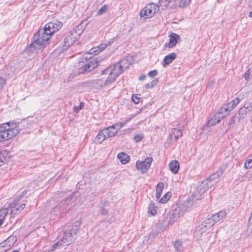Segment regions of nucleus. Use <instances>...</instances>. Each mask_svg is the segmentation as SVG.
<instances>
[{
	"mask_svg": "<svg viewBox=\"0 0 252 252\" xmlns=\"http://www.w3.org/2000/svg\"><path fill=\"white\" fill-rule=\"evenodd\" d=\"M72 232L70 231L68 232H64L62 236L60 241L63 244H65L66 246L69 245L73 241V237Z\"/></svg>",
	"mask_w": 252,
	"mask_h": 252,
	"instance_id": "12",
	"label": "nucleus"
},
{
	"mask_svg": "<svg viewBox=\"0 0 252 252\" xmlns=\"http://www.w3.org/2000/svg\"><path fill=\"white\" fill-rule=\"evenodd\" d=\"M5 154V153L0 152V166L4 164L5 162L6 158L4 156Z\"/></svg>",
	"mask_w": 252,
	"mask_h": 252,
	"instance_id": "43",
	"label": "nucleus"
},
{
	"mask_svg": "<svg viewBox=\"0 0 252 252\" xmlns=\"http://www.w3.org/2000/svg\"><path fill=\"white\" fill-rule=\"evenodd\" d=\"M62 26V23L58 21L49 22L43 29H39L34 34L33 41L27 49L29 52H33L40 49L47 44L50 36L58 31Z\"/></svg>",
	"mask_w": 252,
	"mask_h": 252,
	"instance_id": "1",
	"label": "nucleus"
},
{
	"mask_svg": "<svg viewBox=\"0 0 252 252\" xmlns=\"http://www.w3.org/2000/svg\"><path fill=\"white\" fill-rule=\"evenodd\" d=\"M117 78V77H115L113 75H109L107 79L104 81V84L105 86H108L115 81Z\"/></svg>",
	"mask_w": 252,
	"mask_h": 252,
	"instance_id": "30",
	"label": "nucleus"
},
{
	"mask_svg": "<svg viewBox=\"0 0 252 252\" xmlns=\"http://www.w3.org/2000/svg\"><path fill=\"white\" fill-rule=\"evenodd\" d=\"M247 110V114H249L251 112H252V105H250V106H247L246 107Z\"/></svg>",
	"mask_w": 252,
	"mask_h": 252,
	"instance_id": "54",
	"label": "nucleus"
},
{
	"mask_svg": "<svg viewBox=\"0 0 252 252\" xmlns=\"http://www.w3.org/2000/svg\"><path fill=\"white\" fill-rule=\"evenodd\" d=\"M80 226V222L76 221L74 222V228L69 230L71 232L73 233V235H75L79 230Z\"/></svg>",
	"mask_w": 252,
	"mask_h": 252,
	"instance_id": "32",
	"label": "nucleus"
},
{
	"mask_svg": "<svg viewBox=\"0 0 252 252\" xmlns=\"http://www.w3.org/2000/svg\"><path fill=\"white\" fill-rule=\"evenodd\" d=\"M226 215V213L225 211H221L212 215L210 218L207 219L210 223L211 222L212 225H214L215 223L223 218Z\"/></svg>",
	"mask_w": 252,
	"mask_h": 252,
	"instance_id": "13",
	"label": "nucleus"
},
{
	"mask_svg": "<svg viewBox=\"0 0 252 252\" xmlns=\"http://www.w3.org/2000/svg\"><path fill=\"white\" fill-rule=\"evenodd\" d=\"M92 84L94 87L97 89L105 86L104 84V82H103L101 79L94 80L92 81Z\"/></svg>",
	"mask_w": 252,
	"mask_h": 252,
	"instance_id": "27",
	"label": "nucleus"
},
{
	"mask_svg": "<svg viewBox=\"0 0 252 252\" xmlns=\"http://www.w3.org/2000/svg\"><path fill=\"white\" fill-rule=\"evenodd\" d=\"M227 104L222 106L217 112L219 114L220 116H223V119L228 115L229 112L231 111Z\"/></svg>",
	"mask_w": 252,
	"mask_h": 252,
	"instance_id": "19",
	"label": "nucleus"
},
{
	"mask_svg": "<svg viewBox=\"0 0 252 252\" xmlns=\"http://www.w3.org/2000/svg\"><path fill=\"white\" fill-rule=\"evenodd\" d=\"M138 95L139 94H133L132 96V100L135 104H138L139 102L140 98L138 97Z\"/></svg>",
	"mask_w": 252,
	"mask_h": 252,
	"instance_id": "44",
	"label": "nucleus"
},
{
	"mask_svg": "<svg viewBox=\"0 0 252 252\" xmlns=\"http://www.w3.org/2000/svg\"><path fill=\"white\" fill-rule=\"evenodd\" d=\"M129 121V120H127L125 122H124V123H119V125L120 126V128H121L122 127H123L126 123L127 122Z\"/></svg>",
	"mask_w": 252,
	"mask_h": 252,
	"instance_id": "55",
	"label": "nucleus"
},
{
	"mask_svg": "<svg viewBox=\"0 0 252 252\" xmlns=\"http://www.w3.org/2000/svg\"><path fill=\"white\" fill-rule=\"evenodd\" d=\"M153 158L151 157L147 158L144 161H137L136 163V167L138 170L144 174L147 172L150 167Z\"/></svg>",
	"mask_w": 252,
	"mask_h": 252,
	"instance_id": "10",
	"label": "nucleus"
},
{
	"mask_svg": "<svg viewBox=\"0 0 252 252\" xmlns=\"http://www.w3.org/2000/svg\"><path fill=\"white\" fill-rule=\"evenodd\" d=\"M213 225L210 223L208 219L204 220L200 225L198 226L197 228V232L200 234H202L203 233L206 232L207 230H208Z\"/></svg>",
	"mask_w": 252,
	"mask_h": 252,
	"instance_id": "15",
	"label": "nucleus"
},
{
	"mask_svg": "<svg viewBox=\"0 0 252 252\" xmlns=\"http://www.w3.org/2000/svg\"><path fill=\"white\" fill-rule=\"evenodd\" d=\"M9 211V208L8 206L6 208H5L4 209L0 210V218H3V220H4V218L8 214Z\"/></svg>",
	"mask_w": 252,
	"mask_h": 252,
	"instance_id": "38",
	"label": "nucleus"
},
{
	"mask_svg": "<svg viewBox=\"0 0 252 252\" xmlns=\"http://www.w3.org/2000/svg\"><path fill=\"white\" fill-rule=\"evenodd\" d=\"M252 156L248 158L245 161L244 167L246 169H250L252 167V159L251 158Z\"/></svg>",
	"mask_w": 252,
	"mask_h": 252,
	"instance_id": "36",
	"label": "nucleus"
},
{
	"mask_svg": "<svg viewBox=\"0 0 252 252\" xmlns=\"http://www.w3.org/2000/svg\"><path fill=\"white\" fill-rule=\"evenodd\" d=\"M247 114V110L246 106L241 108L239 111V115L242 119Z\"/></svg>",
	"mask_w": 252,
	"mask_h": 252,
	"instance_id": "40",
	"label": "nucleus"
},
{
	"mask_svg": "<svg viewBox=\"0 0 252 252\" xmlns=\"http://www.w3.org/2000/svg\"><path fill=\"white\" fill-rule=\"evenodd\" d=\"M171 135L173 136L176 140H177L179 137L182 136V132L180 130L174 128L172 130Z\"/></svg>",
	"mask_w": 252,
	"mask_h": 252,
	"instance_id": "29",
	"label": "nucleus"
},
{
	"mask_svg": "<svg viewBox=\"0 0 252 252\" xmlns=\"http://www.w3.org/2000/svg\"><path fill=\"white\" fill-rule=\"evenodd\" d=\"M92 56H89V57L88 56H86V57H85V60H88L89 59H92Z\"/></svg>",
	"mask_w": 252,
	"mask_h": 252,
	"instance_id": "57",
	"label": "nucleus"
},
{
	"mask_svg": "<svg viewBox=\"0 0 252 252\" xmlns=\"http://www.w3.org/2000/svg\"><path fill=\"white\" fill-rule=\"evenodd\" d=\"M11 252H19V251L17 250H14V251H12Z\"/></svg>",
	"mask_w": 252,
	"mask_h": 252,
	"instance_id": "60",
	"label": "nucleus"
},
{
	"mask_svg": "<svg viewBox=\"0 0 252 252\" xmlns=\"http://www.w3.org/2000/svg\"><path fill=\"white\" fill-rule=\"evenodd\" d=\"M240 102V100L238 97L234 98L227 104L229 105V107L232 110Z\"/></svg>",
	"mask_w": 252,
	"mask_h": 252,
	"instance_id": "31",
	"label": "nucleus"
},
{
	"mask_svg": "<svg viewBox=\"0 0 252 252\" xmlns=\"http://www.w3.org/2000/svg\"><path fill=\"white\" fill-rule=\"evenodd\" d=\"M63 42L64 44L62 46V50H66L69 47L74 44L75 41L74 39L70 36V35L67 34L64 38Z\"/></svg>",
	"mask_w": 252,
	"mask_h": 252,
	"instance_id": "17",
	"label": "nucleus"
},
{
	"mask_svg": "<svg viewBox=\"0 0 252 252\" xmlns=\"http://www.w3.org/2000/svg\"><path fill=\"white\" fill-rule=\"evenodd\" d=\"M111 126L113 127V129L116 130V132L117 133L118 130L121 129L120 126L119 125V123H116L112 126Z\"/></svg>",
	"mask_w": 252,
	"mask_h": 252,
	"instance_id": "50",
	"label": "nucleus"
},
{
	"mask_svg": "<svg viewBox=\"0 0 252 252\" xmlns=\"http://www.w3.org/2000/svg\"><path fill=\"white\" fill-rule=\"evenodd\" d=\"M189 4V0H180V6L185 7Z\"/></svg>",
	"mask_w": 252,
	"mask_h": 252,
	"instance_id": "45",
	"label": "nucleus"
},
{
	"mask_svg": "<svg viewBox=\"0 0 252 252\" xmlns=\"http://www.w3.org/2000/svg\"><path fill=\"white\" fill-rule=\"evenodd\" d=\"M99 213L102 215H106L108 214V211L104 208V205L101 207L99 210Z\"/></svg>",
	"mask_w": 252,
	"mask_h": 252,
	"instance_id": "46",
	"label": "nucleus"
},
{
	"mask_svg": "<svg viewBox=\"0 0 252 252\" xmlns=\"http://www.w3.org/2000/svg\"><path fill=\"white\" fill-rule=\"evenodd\" d=\"M176 56V55L174 53H171L166 56L163 59L164 66L171 63L175 59Z\"/></svg>",
	"mask_w": 252,
	"mask_h": 252,
	"instance_id": "24",
	"label": "nucleus"
},
{
	"mask_svg": "<svg viewBox=\"0 0 252 252\" xmlns=\"http://www.w3.org/2000/svg\"><path fill=\"white\" fill-rule=\"evenodd\" d=\"M169 42L166 43L164 46L165 47L168 46L169 48H173L177 44L178 40L180 39V36L177 34L172 32V33L169 35Z\"/></svg>",
	"mask_w": 252,
	"mask_h": 252,
	"instance_id": "14",
	"label": "nucleus"
},
{
	"mask_svg": "<svg viewBox=\"0 0 252 252\" xmlns=\"http://www.w3.org/2000/svg\"><path fill=\"white\" fill-rule=\"evenodd\" d=\"M146 77V75L143 74L139 77V80L141 81L145 79Z\"/></svg>",
	"mask_w": 252,
	"mask_h": 252,
	"instance_id": "56",
	"label": "nucleus"
},
{
	"mask_svg": "<svg viewBox=\"0 0 252 252\" xmlns=\"http://www.w3.org/2000/svg\"><path fill=\"white\" fill-rule=\"evenodd\" d=\"M107 47L106 44H102L99 45L98 46L93 47L92 48L89 54H87V55H90L92 54H94V55H97L100 52H101L103 51L104 49H105Z\"/></svg>",
	"mask_w": 252,
	"mask_h": 252,
	"instance_id": "20",
	"label": "nucleus"
},
{
	"mask_svg": "<svg viewBox=\"0 0 252 252\" xmlns=\"http://www.w3.org/2000/svg\"><path fill=\"white\" fill-rule=\"evenodd\" d=\"M113 128V126H110L103 129V132H104L106 138L114 137L117 133L116 130Z\"/></svg>",
	"mask_w": 252,
	"mask_h": 252,
	"instance_id": "22",
	"label": "nucleus"
},
{
	"mask_svg": "<svg viewBox=\"0 0 252 252\" xmlns=\"http://www.w3.org/2000/svg\"><path fill=\"white\" fill-rule=\"evenodd\" d=\"M158 74V71L157 70H153L152 71H150L148 73V76L150 77H154Z\"/></svg>",
	"mask_w": 252,
	"mask_h": 252,
	"instance_id": "47",
	"label": "nucleus"
},
{
	"mask_svg": "<svg viewBox=\"0 0 252 252\" xmlns=\"http://www.w3.org/2000/svg\"><path fill=\"white\" fill-rule=\"evenodd\" d=\"M83 30V26L79 25L71 30L68 34L70 35V36L72 37L75 41L82 34Z\"/></svg>",
	"mask_w": 252,
	"mask_h": 252,
	"instance_id": "11",
	"label": "nucleus"
},
{
	"mask_svg": "<svg viewBox=\"0 0 252 252\" xmlns=\"http://www.w3.org/2000/svg\"><path fill=\"white\" fill-rule=\"evenodd\" d=\"M235 122V117H232L228 123V126H230L231 125L234 124Z\"/></svg>",
	"mask_w": 252,
	"mask_h": 252,
	"instance_id": "53",
	"label": "nucleus"
},
{
	"mask_svg": "<svg viewBox=\"0 0 252 252\" xmlns=\"http://www.w3.org/2000/svg\"><path fill=\"white\" fill-rule=\"evenodd\" d=\"M3 218H0V226H1L3 223Z\"/></svg>",
	"mask_w": 252,
	"mask_h": 252,
	"instance_id": "58",
	"label": "nucleus"
},
{
	"mask_svg": "<svg viewBox=\"0 0 252 252\" xmlns=\"http://www.w3.org/2000/svg\"><path fill=\"white\" fill-rule=\"evenodd\" d=\"M249 17H251V18H252V11H251L249 13Z\"/></svg>",
	"mask_w": 252,
	"mask_h": 252,
	"instance_id": "59",
	"label": "nucleus"
},
{
	"mask_svg": "<svg viewBox=\"0 0 252 252\" xmlns=\"http://www.w3.org/2000/svg\"><path fill=\"white\" fill-rule=\"evenodd\" d=\"M175 216L173 213H168L164 217V223L165 225L172 224L175 221Z\"/></svg>",
	"mask_w": 252,
	"mask_h": 252,
	"instance_id": "18",
	"label": "nucleus"
},
{
	"mask_svg": "<svg viewBox=\"0 0 252 252\" xmlns=\"http://www.w3.org/2000/svg\"><path fill=\"white\" fill-rule=\"evenodd\" d=\"M222 119L223 116H220L219 114L216 113L208 120L207 123V126L208 127L212 126L219 123Z\"/></svg>",
	"mask_w": 252,
	"mask_h": 252,
	"instance_id": "16",
	"label": "nucleus"
},
{
	"mask_svg": "<svg viewBox=\"0 0 252 252\" xmlns=\"http://www.w3.org/2000/svg\"><path fill=\"white\" fill-rule=\"evenodd\" d=\"M107 10V6L104 5L102 6L97 12L98 15H101L106 12Z\"/></svg>",
	"mask_w": 252,
	"mask_h": 252,
	"instance_id": "41",
	"label": "nucleus"
},
{
	"mask_svg": "<svg viewBox=\"0 0 252 252\" xmlns=\"http://www.w3.org/2000/svg\"><path fill=\"white\" fill-rule=\"evenodd\" d=\"M189 203V202H188V199H187L184 203L181 206V210L183 212H187L189 210V206L188 204Z\"/></svg>",
	"mask_w": 252,
	"mask_h": 252,
	"instance_id": "37",
	"label": "nucleus"
},
{
	"mask_svg": "<svg viewBox=\"0 0 252 252\" xmlns=\"http://www.w3.org/2000/svg\"><path fill=\"white\" fill-rule=\"evenodd\" d=\"M101 60V59H100L92 58L89 63L85 64L82 68L80 69L79 72L86 73L91 71L98 66V63Z\"/></svg>",
	"mask_w": 252,
	"mask_h": 252,
	"instance_id": "9",
	"label": "nucleus"
},
{
	"mask_svg": "<svg viewBox=\"0 0 252 252\" xmlns=\"http://www.w3.org/2000/svg\"><path fill=\"white\" fill-rule=\"evenodd\" d=\"M85 103L83 102H81L80 103L79 106H74L73 108V111L74 112L77 113L81 109H82L84 106Z\"/></svg>",
	"mask_w": 252,
	"mask_h": 252,
	"instance_id": "42",
	"label": "nucleus"
},
{
	"mask_svg": "<svg viewBox=\"0 0 252 252\" xmlns=\"http://www.w3.org/2000/svg\"><path fill=\"white\" fill-rule=\"evenodd\" d=\"M164 188V184L162 182H159L156 188V197L158 199H159L161 196V192Z\"/></svg>",
	"mask_w": 252,
	"mask_h": 252,
	"instance_id": "26",
	"label": "nucleus"
},
{
	"mask_svg": "<svg viewBox=\"0 0 252 252\" xmlns=\"http://www.w3.org/2000/svg\"><path fill=\"white\" fill-rule=\"evenodd\" d=\"M203 183V182H198L197 184H192L191 186L190 192L191 194V199H190V202L191 201L194 202L195 201L200 200L202 197V195L208 189L207 188V185Z\"/></svg>",
	"mask_w": 252,
	"mask_h": 252,
	"instance_id": "3",
	"label": "nucleus"
},
{
	"mask_svg": "<svg viewBox=\"0 0 252 252\" xmlns=\"http://www.w3.org/2000/svg\"><path fill=\"white\" fill-rule=\"evenodd\" d=\"M171 193L170 192H167L160 199L159 202L162 203H166L170 198Z\"/></svg>",
	"mask_w": 252,
	"mask_h": 252,
	"instance_id": "34",
	"label": "nucleus"
},
{
	"mask_svg": "<svg viewBox=\"0 0 252 252\" xmlns=\"http://www.w3.org/2000/svg\"><path fill=\"white\" fill-rule=\"evenodd\" d=\"M78 192H72L67 197L61 201L50 212V218L54 220L56 217H60L62 214L66 213L71 208V204L77 199Z\"/></svg>",
	"mask_w": 252,
	"mask_h": 252,
	"instance_id": "2",
	"label": "nucleus"
},
{
	"mask_svg": "<svg viewBox=\"0 0 252 252\" xmlns=\"http://www.w3.org/2000/svg\"><path fill=\"white\" fill-rule=\"evenodd\" d=\"M244 76L245 79L247 81L252 78V67L246 72Z\"/></svg>",
	"mask_w": 252,
	"mask_h": 252,
	"instance_id": "39",
	"label": "nucleus"
},
{
	"mask_svg": "<svg viewBox=\"0 0 252 252\" xmlns=\"http://www.w3.org/2000/svg\"><path fill=\"white\" fill-rule=\"evenodd\" d=\"M158 207L155 205L153 201H150L148 206V212L152 216H155L157 214Z\"/></svg>",
	"mask_w": 252,
	"mask_h": 252,
	"instance_id": "25",
	"label": "nucleus"
},
{
	"mask_svg": "<svg viewBox=\"0 0 252 252\" xmlns=\"http://www.w3.org/2000/svg\"><path fill=\"white\" fill-rule=\"evenodd\" d=\"M26 191H24L20 195L18 199H14L12 202L9 204L8 207L10 210L11 217H14V216L19 214L25 207L26 204L22 203L20 205L18 204L20 199L25 194Z\"/></svg>",
	"mask_w": 252,
	"mask_h": 252,
	"instance_id": "6",
	"label": "nucleus"
},
{
	"mask_svg": "<svg viewBox=\"0 0 252 252\" xmlns=\"http://www.w3.org/2000/svg\"><path fill=\"white\" fill-rule=\"evenodd\" d=\"M224 170L222 168H220L215 173L212 174L205 180L202 181L203 183L207 185V188H209L213 186L219 182L220 177L222 175Z\"/></svg>",
	"mask_w": 252,
	"mask_h": 252,
	"instance_id": "8",
	"label": "nucleus"
},
{
	"mask_svg": "<svg viewBox=\"0 0 252 252\" xmlns=\"http://www.w3.org/2000/svg\"><path fill=\"white\" fill-rule=\"evenodd\" d=\"M158 10L159 7L157 4L154 3H149L141 9L140 12V16L141 17L145 18H151Z\"/></svg>",
	"mask_w": 252,
	"mask_h": 252,
	"instance_id": "7",
	"label": "nucleus"
},
{
	"mask_svg": "<svg viewBox=\"0 0 252 252\" xmlns=\"http://www.w3.org/2000/svg\"><path fill=\"white\" fill-rule=\"evenodd\" d=\"M18 133L19 131L17 128H10L8 124L5 126L3 124L0 126V142L8 140L16 136Z\"/></svg>",
	"mask_w": 252,
	"mask_h": 252,
	"instance_id": "4",
	"label": "nucleus"
},
{
	"mask_svg": "<svg viewBox=\"0 0 252 252\" xmlns=\"http://www.w3.org/2000/svg\"><path fill=\"white\" fill-rule=\"evenodd\" d=\"M142 138L143 135L142 134H137L134 137V140L137 142L140 141Z\"/></svg>",
	"mask_w": 252,
	"mask_h": 252,
	"instance_id": "49",
	"label": "nucleus"
},
{
	"mask_svg": "<svg viewBox=\"0 0 252 252\" xmlns=\"http://www.w3.org/2000/svg\"><path fill=\"white\" fill-rule=\"evenodd\" d=\"M96 138L99 143H101L105 139H106L103 129L100 130L96 135Z\"/></svg>",
	"mask_w": 252,
	"mask_h": 252,
	"instance_id": "28",
	"label": "nucleus"
},
{
	"mask_svg": "<svg viewBox=\"0 0 252 252\" xmlns=\"http://www.w3.org/2000/svg\"><path fill=\"white\" fill-rule=\"evenodd\" d=\"M6 82V80L2 77H0V91L1 90Z\"/></svg>",
	"mask_w": 252,
	"mask_h": 252,
	"instance_id": "48",
	"label": "nucleus"
},
{
	"mask_svg": "<svg viewBox=\"0 0 252 252\" xmlns=\"http://www.w3.org/2000/svg\"><path fill=\"white\" fill-rule=\"evenodd\" d=\"M2 252L1 251V252Z\"/></svg>",
	"mask_w": 252,
	"mask_h": 252,
	"instance_id": "61",
	"label": "nucleus"
},
{
	"mask_svg": "<svg viewBox=\"0 0 252 252\" xmlns=\"http://www.w3.org/2000/svg\"><path fill=\"white\" fill-rule=\"evenodd\" d=\"M117 158L123 164L128 163L130 158V157L127 154L124 152L119 153L117 155Z\"/></svg>",
	"mask_w": 252,
	"mask_h": 252,
	"instance_id": "21",
	"label": "nucleus"
},
{
	"mask_svg": "<svg viewBox=\"0 0 252 252\" xmlns=\"http://www.w3.org/2000/svg\"><path fill=\"white\" fill-rule=\"evenodd\" d=\"M169 167L170 171L173 174L177 173L179 169V163L178 161L176 160L172 161L169 164Z\"/></svg>",
	"mask_w": 252,
	"mask_h": 252,
	"instance_id": "23",
	"label": "nucleus"
},
{
	"mask_svg": "<svg viewBox=\"0 0 252 252\" xmlns=\"http://www.w3.org/2000/svg\"><path fill=\"white\" fill-rule=\"evenodd\" d=\"M174 246L177 252H182L183 251V247L181 242L176 241Z\"/></svg>",
	"mask_w": 252,
	"mask_h": 252,
	"instance_id": "33",
	"label": "nucleus"
},
{
	"mask_svg": "<svg viewBox=\"0 0 252 252\" xmlns=\"http://www.w3.org/2000/svg\"><path fill=\"white\" fill-rule=\"evenodd\" d=\"M130 63L126 59H123L113 65V69L110 67V75L118 77L125 69H127Z\"/></svg>",
	"mask_w": 252,
	"mask_h": 252,
	"instance_id": "5",
	"label": "nucleus"
},
{
	"mask_svg": "<svg viewBox=\"0 0 252 252\" xmlns=\"http://www.w3.org/2000/svg\"><path fill=\"white\" fill-rule=\"evenodd\" d=\"M158 82V78H156L150 83L145 84V87L146 89H150L153 88L156 85Z\"/></svg>",
	"mask_w": 252,
	"mask_h": 252,
	"instance_id": "35",
	"label": "nucleus"
},
{
	"mask_svg": "<svg viewBox=\"0 0 252 252\" xmlns=\"http://www.w3.org/2000/svg\"><path fill=\"white\" fill-rule=\"evenodd\" d=\"M63 244V243H62L61 241L60 242V241H58L56 243L54 244L53 246H52V248L54 249H56L57 247H60V246H62V244Z\"/></svg>",
	"mask_w": 252,
	"mask_h": 252,
	"instance_id": "51",
	"label": "nucleus"
},
{
	"mask_svg": "<svg viewBox=\"0 0 252 252\" xmlns=\"http://www.w3.org/2000/svg\"><path fill=\"white\" fill-rule=\"evenodd\" d=\"M101 72H102V74H108V73H109L110 74V67H108L105 69H103V70L101 71Z\"/></svg>",
	"mask_w": 252,
	"mask_h": 252,
	"instance_id": "52",
	"label": "nucleus"
}]
</instances>
